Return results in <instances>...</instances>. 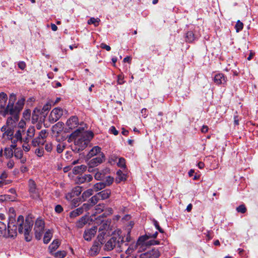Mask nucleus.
I'll list each match as a JSON object with an SVG mask.
<instances>
[{"instance_id": "57", "label": "nucleus", "mask_w": 258, "mask_h": 258, "mask_svg": "<svg viewBox=\"0 0 258 258\" xmlns=\"http://www.w3.org/2000/svg\"><path fill=\"white\" fill-rule=\"evenodd\" d=\"M104 206L103 205H101L100 204L97 205L95 208L96 213H100V212L103 211V208Z\"/></svg>"}, {"instance_id": "34", "label": "nucleus", "mask_w": 258, "mask_h": 258, "mask_svg": "<svg viewBox=\"0 0 258 258\" xmlns=\"http://www.w3.org/2000/svg\"><path fill=\"white\" fill-rule=\"evenodd\" d=\"M55 258H63L67 255V252L64 250H59L52 254Z\"/></svg>"}, {"instance_id": "8", "label": "nucleus", "mask_w": 258, "mask_h": 258, "mask_svg": "<svg viewBox=\"0 0 258 258\" xmlns=\"http://www.w3.org/2000/svg\"><path fill=\"white\" fill-rule=\"evenodd\" d=\"M44 228V222L38 218L35 222L34 226L35 234L36 239L39 240L42 237Z\"/></svg>"}, {"instance_id": "23", "label": "nucleus", "mask_w": 258, "mask_h": 258, "mask_svg": "<svg viewBox=\"0 0 258 258\" xmlns=\"http://www.w3.org/2000/svg\"><path fill=\"white\" fill-rule=\"evenodd\" d=\"M140 245H143V243L142 244H139L137 242L136 243H131L128 247L127 249L125 250V253L127 255H130L137 249V246Z\"/></svg>"}, {"instance_id": "20", "label": "nucleus", "mask_w": 258, "mask_h": 258, "mask_svg": "<svg viewBox=\"0 0 258 258\" xmlns=\"http://www.w3.org/2000/svg\"><path fill=\"white\" fill-rule=\"evenodd\" d=\"M14 156L17 159H20L21 163L24 164L26 161V158L23 157V152L20 149H16L15 151Z\"/></svg>"}, {"instance_id": "55", "label": "nucleus", "mask_w": 258, "mask_h": 258, "mask_svg": "<svg viewBox=\"0 0 258 258\" xmlns=\"http://www.w3.org/2000/svg\"><path fill=\"white\" fill-rule=\"evenodd\" d=\"M108 227V224L106 223H103L100 226V227L99 228V232L103 231L106 232Z\"/></svg>"}, {"instance_id": "28", "label": "nucleus", "mask_w": 258, "mask_h": 258, "mask_svg": "<svg viewBox=\"0 0 258 258\" xmlns=\"http://www.w3.org/2000/svg\"><path fill=\"white\" fill-rule=\"evenodd\" d=\"M12 145L10 147L6 148L4 151V155L8 158H11L13 156L14 151Z\"/></svg>"}, {"instance_id": "53", "label": "nucleus", "mask_w": 258, "mask_h": 258, "mask_svg": "<svg viewBox=\"0 0 258 258\" xmlns=\"http://www.w3.org/2000/svg\"><path fill=\"white\" fill-rule=\"evenodd\" d=\"M76 197L74 194L73 193V191H71V192L68 193L66 196V198L68 201H72L74 198Z\"/></svg>"}, {"instance_id": "14", "label": "nucleus", "mask_w": 258, "mask_h": 258, "mask_svg": "<svg viewBox=\"0 0 258 258\" xmlns=\"http://www.w3.org/2000/svg\"><path fill=\"white\" fill-rule=\"evenodd\" d=\"M79 124L78 118L76 116L71 117L67 121L66 125L70 130L76 127Z\"/></svg>"}, {"instance_id": "31", "label": "nucleus", "mask_w": 258, "mask_h": 258, "mask_svg": "<svg viewBox=\"0 0 258 258\" xmlns=\"http://www.w3.org/2000/svg\"><path fill=\"white\" fill-rule=\"evenodd\" d=\"M83 212L82 211V208L81 207L78 208L74 211H72L70 213V216L71 218H74L80 214H82Z\"/></svg>"}, {"instance_id": "9", "label": "nucleus", "mask_w": 258, "mask_h": 258, "mask_svg": "<svg viewBox=\"0 0 258 258\" xmlns=\"http://www.w3.org/2000/svg\"><path fill=\"white\" fill-rule=\"evenodd\" d=\"M63 113L62 110L60 108L56 107L54 108L50 112L48 117L50 122L53 123L57 121L62 116Z\"/></svg>"}, {"instance_id": "52", "label": "nucleus", "mask_w": 258, "mask_h": 258, "mask_svg": "<svg viewBox=\"0 0 258 258\" xmlns=\"http://www.w3.org/2000/svg\"><path fill=\"white\" fill-rule=\"evenodd\" d=\"M76 197L74 194L73 193V191H71V192L68 193L66 196V198L68 201H72L74 198Z\"/></svg>"}, {"instance_id": "17", "label": "nucleus", "mask_w": 258, "mask_h": 258, "mask_svg": "<svg viewBox=\"0 0 258 258\" xmlns=\"http://www.w3.org/2000/svg\"><path fill=\"white\" fill-rule=\"evenodd\" d=\"M92 176L90 174L83 176H78L76 179V182L78 184H81L85 182H89L92 180Z\"/></svg>"}, {"instance_id": "40", "label": "nucleus", "mask_w": 258, "mask_h": 258, "mask_svg": "<svg viewBox=\"0 0 258 258\" xmlns=\"http://www.w3.org/2000/svg\"><path fill=\"white\" fill-rule=\"evenodd\" d=\"M118 179L119 181L125 180L126 179V175L122 172L121 171L119 170L117 172Z\"/></svg>"}, {"instance_id": "16", "label": "nucleus", "mask_w": 258, "mask_h": 258, "mask_svg": "<svg viewBox=\"0 0 258 258\" xmlns=\"http://www.w3.org/2000/svg\"><path fill=\"white\" fill-rule=\"evenodd\" d=\"M63 128V123L62 122H58L52 126V132L54 135L58 136L62 132Z\"/></svg>"}, {"instance_id": "46", "label": "nucleus", "mask_w": 258, "mask_h": 258, "mask_svg": "<svg viewBox=\"0 0 258 258\" xmlns=\"http://www.w3.org/2000/svg\"><path fill=\"white\" fill-rule=\"evenodd\" d=\"M65 148V146L63 143H59L56 147L57 152L59 153H61Z\"/></svg>"}, {"instance_id": "7", "label": "nucleus", "mask_w": 258, "mask_h": 258, "mask_svg": "<svg viewBox=\"0 0 258 258\" xmlns=\"http://www.w3.org/2000/svg\"><path fill=\"white\" fill-rule=\"evenodd\" d=\"M29 141L30 140L28 139L27 138H25L23 137V136H21V139H17L15 138H13L12 147L13 148H16L17 147L16 143L20 142L22 144L23 150L25 152H28L31 149V146L29 144Z\"/></svg>"}, {"instance_id": "26", "label": "nucleus", "mask_w": 258, "mask_h": 258, "mask_svg": "<svg viewBox=\"0 0 258 258\" xmlns=\"http://www.w3.org/2000/svg\"><path fill=\"white\" fill-rule=\"evenodd\" d=\"M35 134V129L34 126H30L26 132V136L24 137L25 138H27L30 140V139L34 137Z\"/></svg>"}, {"instance_id": "45", "label": "nucleus", "mask_w": 258, "mask_h": 258, "mask_svg": "<svg viewBox=\"0 0 258 258\" xmlns=\"http://www.w3.org/2000/svg\"><path fill=\"white\" fill-rule=\"evenodd\" d=\"M71 201V205L74 207H76L79 205L80 200L79 198L76 197L74 198Z\"/></svg>"}, {"instance_id": "42", "label": "nucleus", "mask_w": 258, "mask_h": 258, "mask_svg": "<svg viewBox=\"0 0 258 258\" xmlns=\"http://www.w3.org/2000/svg\"><path fill=\"white\" fill-rule=\"evenodd\" d=\"M159 241L158 240H151L149 241H146L145 242H143V245H158L159 244Z\"/></svg>"}, {"instance_id": "58", "label": "nucleus", "mask_w": 258, "mask_h": 258, "mask_svg": "<svg viewBox=\"0 0 258 258\" xmlns=\"http://www.w3.org/2000/svg\"><path fill=\"white\" fill-rule=\"evenodd\" d=\"M124 77L123 75H119L117 76V83L118 84H122L124 83V81H123Z\"/></svg>"}, {"instance_id": "54", "label": "nucleus", "mask_w": 258, "mask_h": 258, "mask_svg": "<svg viewBox=\"0 0 258 258\" xmlns=\"http://www.w3.org/2000/svg\"><path fill=\"white\" fill-rule=\"evenodd\" d=\"M117 165L120 167H125V159L123 158H119L118 162H117Z\"/></svg>"}, {"instance_id": "48", "label": "nucleus", "mask_w": 258, "mask_h": 258, "mask_svg": "<svg viewBox=\"0 0 258 258\" xmlns=\"http://www.w3.org/2000/svg\"><path fill=\"white\" fill-rule=\"evenodd\" d=\"M53 149V146L51 142L46 143L45 145V149L48 152H50Z\"/></svg>"}, {"instance_id": "37", "label": "nucleus", "mask_w": 258, "mask_h": 258, "mask_svg": "<svg viewBox=\"0 0 258 258\" xmlns=\"http://www.w3.org/2000/svg\"><path fill=\"white\" fill-rule=\"evenodd\" d=\"M99 200H100L99 198L97 196V194L93 196L89 201L92 206L96 204Z\"/></svg>"}, {"instance_id": "21", "label": "nucleus", "mask_w": 258, "mask_h": 258, "mask_svg": "<svg viewBox=\"0 0 258 258\" xmlns=\"http://www.w3.org/2000/svg\"><path fill=\"white\" fill-rule=\"evenodd\" d=\"M7 100V95L4 92L0 93V108L5 110Z\"/></svg>"}, {"instance_id": "43", "label": "nucleus", "mask_w": 258, "mask_h": 258, "mask_svg": "<svg viewBox=\"0 0 258 258\" xmlns=\"http://www.w3.org/2000/svg\"><path fill=\"white\" fill-rule=\"evenodd\" d=\"M243 24L242 22H241L239 20H238L236 25H235V28L236 30V32H238L240 31H241L243 29Z\"/></svg>"}, {"instance_id": "30", "label": "nucleus", "mask_w": 258, "mask_h": 258, "mask_svg": "<svg viewBox=\"0 0 258 258\" xmlns=\"http://www.w3.org/2000/svg\"><path fill=\"white\" fill-rule=\"evenodd\" d=\"M86 169V166L84 165L75 166L73 169V173L75 174H78L83 172Z\"/></svg>"}, {"instance_id": "47", "label": "nucleus", "mask_w": 258, "mask_h": 258, "mask_svg": "<svg viewBox=\"0 0 258 258\" xmlns=\"http://www.w3.org/2000/svg\"><path fill=\"white\" fill-rule=\"evenodd\" d=\"M92 207L91 205L89 203H85L84 204L82 207H81V208H82L83 212L84 211H87L89 210L91 207Z\"/></svg>"}, {"instance_id": "3", "label": "nucleus", "mask_w": 258, "mask_h": 258, "mask_svg": "<svg viewBox=\"0 0 258 258\" xmlns=\"http://www.w3.org/2000/svg\"><path fill=\"white\" fill-rule=\"evenodd\" d=\"M93 136L94 134L92 132L84 131L83 128L78 129L70 135L68 141L72 142L74 140L76 149L78 151L83 150L87 146Z\"/></svg>"}, {"instance_id": "35", "label": "nucleus", "mask_w": 258, "mask_h": 258, "mask_svg": "<svg viewBox=\"0 0 258 258\" xmlns=\"http://www.w3.org/2000/svg\"><path fill=\"white\" fill-rule=\"evenodd\" d=\"M105 183L104 182H98L94 185V189L95 191H97L105 187Z\"/></svg>"}, {"instance_id": "59", "label": "nucleus", "mask_w": 258, "mask_h": 258, "mask_svg": "<svg viewBox=\"0 0 258 258\" xmlns=\"http://www.w3.org/2000/svg\"><path fill=\"white\" fill-rule=\"evenodd\" d=\"M153 223H154V225L155 226V227L158 230V231L160 232L163 233L164 231H163V229L160 227V226L158 224V222L156 220H154Z\"/></svg>"}, {"instance_id": "41", "label": "nucleus", "mask_w": 258, "mask_h": 258, "mask_svg": "<svg viewBox=\"0 0 258 258\" xmlns=\"http://www.w3.org/2000/svg\"><path fill=\"white\" fill-rule=\"evenodd\" d=\"M93 190L92 189H88L86 190V191L84 192L82 194V197L84 199H86V198H88L90 196L93 195Z\"/></svg>"}, {"instance_id": "29", "label": "nucleus", "mask_w": 258, "mask_h": 258, "mask_svg": "<svg viewBox=\"0 0 258 258\" xmlns=\"http://www.w3.org/2000/svg\"><path fill=\"white\" fill-rule=\"evenodd\" d=\"M52 237V233L50 230H48L45 233L43 237V242L45 244H47L50 241Z\"/></svg>"}, {"instance_id": "61", "label": "nucleus", "mask_w": 258, "mask_h": 258, "mask_svg": "<svg viewBox=\"0 0 258 258\" xmlns=\"http://www.w3.org/2000/svg\"><path fill=\"white\" fill-rule=\"evenodd\" d=\"M109 131L110 133L116 136L118 134V132L116 130L115 127L114 126H111L109 129Z\"/></svg>"}, {"instance_id": "36", "label": "nucleus", "mask_w": 258, "mask_h": 258, "mask_svg": "<svg viewBox=\"0 0 258 258\" xmlns=\"http://www.w3.org/2000/svg\"><path fill=\"white\" fill-rule=\"evenodd\" d=\"M100 19L99 18H91L88 21V24H93L95 26H97L99 25V22H100Z\"/></svg>"}, {"instance_id": "6", "label": "nucleus", "mask_w": 258, "mask_h": 258, "mask_svg": "<svg viewBox=\"0 0 258 258\" xmlns=\"http://www.w3.org/2000/svg\"><path fill=\"white\" fill-rule=\"evenodd\" d=\"M48 136V132L46 130H41L38 136L34 138L31 142L33 146L36 147L43 145L46 142V138Z\"/></svg>"}, {"instance_id": "27", "label": "nucleus", "mask_w": 258, "mask_h": 258, "mask_svg": "<svg viewBox=\"0 0 258 258\" xmlns=\"http://www.w3.org/2000/svg\"><path fill=\"white\" fill-rule=\"evenodd\" d=\"M101 152V148L98 146H95L93 147L88 153L87 155L88 158H91L95 155H96L98 153Z\"/></svg>"}, {"instance_id": "24", "label": "nucleus", "mask_w": 258, "mask_h": 258, "mask_svg": "<svg viewBox=\"0 0 258 258\" xmlns=\"http://www.w3.org/2000/svg\"><path fill=\"white\" fill-rule=\"evenodd\" d=\"M111 194V191L109 189L103 190L97 194V196L99 198L100 200H105L108 198Z\"/></svg>"}, {"instance_id": "33", "label": "nucleus", "mask_w": 258, "mask_h": 258, "mask_svg": "<svg viewBox=\"0 0 258 258\" xmlns=\"http://www.w3.org/2000/svg\"><path fill=\"white\" fill-rule=\"evenodd\" d=\"M196 39V37L191 31H188L186 34V41L188 42H192Z\"/></svg>"}, {"instance_id": "2", "label": "nucleus", "mask_w": 258, "mask_h": 258, "mask_svg": "<svg viewBox=\"0 0 258 258\" xmlns=\"http://www.w3.org/2000/svg\"><path fill=\"white\" fill-rule=\"evenodd\" d=\"M16 98L15 94L12 93L10 95L9 103L6 106L5 112H4V115L7 114L11 115L7 119L8 125H13L14 123L18 120L19 118V113L23 109L24 105L25 99L22 97L18 100L16 105H14Z\"/></svg>"}, {"instance_id": "60", "label": "nucleus", "mask_w": 258, "mask_h": 258, "mask_svg": "<svg viewBox=\"0 0 258 258\" xmlns=\"http://www.w3.org/2000/svg\"><path fill=\"white\" fill-rule=\"evenodd\" d=\"M117 157L115 154H112L109 157V162L111 163L112 162H115L117 161Z\"/></svg>"}, {"instance_id": "19", "label": "nucleus", "mask_w": 258, "mask_h": 258, "mask_svg": "<svg viewBox=\"0 0 258 258\" xmlns=\"http://www.w3.org/2000/svg\"><path fill=\"white\" fill-rule=\"evenodd\" d=\"M214 80L217 84H224L226 82V78L222 74H218L215 75Z\"/></svg>"}, {"instance_id": "49", "label": "nucleus", "mask_w": 258, "mask_h": 258, "mask_svg": "<svg viewBox=\"0 0 258 258\" xmlns=\"http://www.w3.org/2000/svg\"><path fill=\"white\" fill-rule=\"evenodd\" d=\"M35 153L38 157H42L44 154L43 149L42 148H37L35 150Z\"/></svg>"}, {"instance_id": "12", "label": "nucleus", "mask_w": 258, "mask_h": 258, "mask_svg": "<svg viewBox=\"0 0 258 258\" xmlns=\"http://www.w3.org/2000/svg\"><path fill=\"white\" fill-rule=\"evenodd\" d=\"M160 252L158 249H153L140 254V258H158Z\"/></svg>"}, {"instance_id": "25", "label": "nucleus", "mask_w": 258, "mask_h": 258, "mask_svg": "<svg viewBox=\"0 0 258 258\" xmlns=\"http://www.w3.org/2000/svg\"><path fill=\"white\" fill-rule=\"evenodd\" d=\"M109 169L108 168L105 169L102 171H99L95 173L94 177L98 180H102L105 176V175L108 173Z\"/></svg>"}, {"instance_id": "10", "label": "nucleus", "mask_w": 258, "mask_h": 258, "mask_svg": "<svg viewBox=\"0 0 258 258\" xmlns=\"http://www.w3.org/2000/svg\"><path fill=\"white\" fill-rule=\"evenodd\" d=\"M26 122L23 120H21L18 123V128L15 133L13 138L17 139H21V136H23L25 133Z\"/></svg>"}, {"instance_id": "18", "label": "nucleus", "mask_w": 258, "mask_h": 258, "mask_svg": "<svg viewBox=\"0 0 258 258\" xmlns=\"http://www.w3.org/2000/svg\"><path fill=\"white\" fill-rule=\"evenodd\" d=\"M158 235V232H156L153 234L150 233L146 234L145 235L139 237L138 243L139 244H142L143 242H145L146 241L148 240L150 238H155Z\"/></svg>"}, {"instance_id": "64", "label": "nucleus", "mask_w": 258, "mask_h": 258, "mask_svg": "<svg viewBox=\"0 0 258 258\" xmlns=\"http://www.w3.org/2000/svg\"><path fill=\"white\" fill-rule=\"evenodd\" d=\"M15 165V162L13 160H10L7 163L8 167L10 169H12L14 167Z\"/></svg>"}, {"instance_id": "32", "label": "nucleus", "mask_w": 258, "mask_h": 258, "mask_svg": "<svg viewBox=\"0 0 258 258\" xmlns=\"http://www.w3.org/2000/svg\"><path fill=\"white\" fill-rule=\"evenodd\" d=\"M87 223V219L86 216L82 217L76 224V226L78 228L83 227Z\"/></svg>"}, {"instance_id": "56", "label": "nucleus", "mask_w": 258, "mask_h": 258, "mask_svg": "<svg viewBox=\"0 0 258 258\" xmlns=\"http://www.w3.org/2000/svg\"><path fill=\"white\" fill-rule=\"evenodd\" d=\"M23 115L25 119H29L31 115V111L29 109L26 110L24 111Z\"/></svg>"}, {"instance_id": "22", "label": "nucleus", "mask_w": 258, "mask_h": 258, "mask_svg": "<svg viewBox=\"0 0 258 258\" xmlns=\"http://www.w3.org/2000/svg\"><path fill=\"white\" fill-rule=\"evenodd\" d=\"M60 242L58 239H55L50 244L49 246V252L52 254L55 250L59 247Z\"/></svg>"}, {"instance_id": "44", "label": "nucleus", "mask_w": 258, "mask_h": 258, "mask_svg": "<svg viewBox=\"0 0 258 258\" xmlns=\"http://www.w3.org/2000/svg\"><path fill=\"white\" fill-rule=\"evenodd\" d=\"M5 134L8 136V138L11 139L12 141V138H13L15 133L11 129L8 128Z\"/></svg>"}, {"instance_id": "38", "label": "nucleus", "mask_w": 258, "mask_h": 258, "mask_svg": "<svg viewBox=\"0 0 258 258\" xmlns=\"http://www.w3.org/2000/svg\"><path fill=\"white\" fill-rule=\"evenodd\" d=\"M74 195H75L77 197H78L82 192V187L80 186H76L74 188H73L72 190Z\"/></svg>"}, {"instance_id": "50", "label": "nucleus", "mask_w": 258, "mask_h": 258, "mask_svg": "<svg viewBox=\"0 0 258 258\" xmlns=\"http://www.w3.org/2000/svg\"><path fill=\"white\" fill-rule=\"evenodd\" d=\"M113 180L114 179L113 177L110 176H107L105 182H104L105 183V186H109L111 184L113 183Z\"/></svg>"}, {"instance_id": "4", "label": "nucleus", "mask_w": 258, "mask_h": 258, "mask_svg": "<svg viewBox=\"0 0 258 258\" xmlns=\"http://www.w3.org/2000/svg\"><path fill=\"white\" fill-rule=\"evenodd\" d=\"M123 238L121 237H112L110 238L104 244V249L105 251L112 250L117 245L119 251H122L124 250L123 247Z\"/></svg>"}, {"instance_id": "51", "label": "nucleus", "mask_w": 258, "mask_h": 258, "mask_svg": "<svg viewBox=\"0 0 258 258\" xmlns=\"http://www.w3.org/2000/svg\"><path fill=\"white\" fill-rule=\"evenodd\" d=\"M236 210L238 212H239L241 213H245V212L246 211V209L245 207L244 206V205H240L239 206H238L236 208Z\"/></svg>"}, {"instance_id": "13", "label": "nucleus", "mask_w": 258, "mask_h": 258, "mask_svg": "<svg viewBox=\"0 0 258 258\" xmlns=\"http://www.w3.org/2000/svg\"><path fill=\"white\" fill-rule=\"evenodd\" d=\"M102 244V243L95 240L89 250L90 255L95 256L98 254L100 250Z\"/></svg>"}, {"instance_id": "63", "label": "nucleus", "mask_w": 258, "mask_h": 258, "mask_svg": "<svg viewBox=\"0 0 258 258\" xmlns=\"http://www.w3.org/2000/svg\"><path fill=\"white\" fill-rule=\"evenodd\" d=\"M18 67L19 68L22 70H23L25 69V68H26V63L24 61H20L18 64Z\"/></svg>"}, {"instance_id": "5", "label": "nucleus", "mask_w": 258, "mask_h": 258, "mask_svg": "<svg viewBox=\"0 0 258 258\" xmlns=\"http://www.w3.org/2000/svg\"><path fill=\"white\" fill-rule=\"evenodd\" d=\"M29 192L30 196L33 199H40L42 194L41 190L38 188L32 179H29L28 181Z\"/></svg>"}, {"instance_id": "62", "label": "nucleus", "mask_w": 258, "mask_h": 258, "mask_svg": "<svg viewBox=\"0 0 258 258\" xmlns=\"http://www.w3.org/2000/svg\"><path fill=\"white\" fill-rule=\"evenodd\" d=\"M100 47L102 49H106L107 51H110L111 49V47L105 43H101L100 44Z\"/></svg>"}, {"instance_id": "39", "label": "nucleus", "mask_w": 258, "mask_h": 258, "mask_svg": "<svg viewBox=\"0 0 258 258\" xmlns=\"http://www.w3.org/2000/svg\"><path fill=\"white\" fill-rule=\"evenodd\" d=\"M99 232V233L98 235L97 241L103 244L104 237L105 235L106 234V232L103 231H101V232Z\"/></svg>"}, {"instance_id": "11", "label": "nucleus", "mask_w": 258, "mask_h": 258, "mask_svg": "<svg viewBox=\"0 0 258 258\" xmlns=\"http://www.w3.org/2000/svg\"><path fill=\"white\" fill-rule=\"evenodd\" d=\"M97 231V228L96 226L86 229L83 234L84 238L86 241H91L92 238L96 235Z\"/></svg>"}, {"instance_id": "15", "label": "nucleus", "mask_w": 258, "mask_h": 258, "mask_svg": "<svg viewBox=\"0 0 258 258\" xmlns=\"http://www.w3.org/2000/svg\"><path fill=\"white\" fill-rule=\"evenodd\" d=\"M105 159V156L103 154H101L97 157L93 158L89 162V165L91 167L96 166L99 164L101 163Z\"/></svg>"}, {"instance_id": "1", "label": "nucleus", "mask_w": 258, "mask_h": 258, "mask_svg": "<svg viewBox=\"0 0 258 258\" xmlns=\"http://www.w3.org/2000/svg\"><path fill=\"white\" fill-rule=\"evenodd\" d=\"M33 225V222L31 219H26L24 222L23 216H19L16 220L12 216L9 218L8 226L0 221V236L13 237L17 235L18 230L19 233H24L25 240L30 241L32 238L30 232Z\"/></svg>"}]
</instances>
